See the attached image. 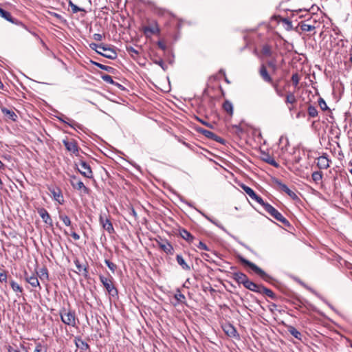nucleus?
I'll list each match as a JSON object with an SVG mask.
<instances>
[{
  "mask_svg": "<svg viewBox=\"0 0 352 352\" xmlns=\"http://www.w3.org/2000/svg\"><path fill=\"white\" fill-rule=\"evenodd\" d=\"M89 47L91 50H95L98 54L105 58L111 60H114L117 58L116 52L113 49L107 47L103 44H96L92 43L89 44Z\"/></svg>",
  "mask_w": 352,
  "mask_h": 352,
  "instance_id": "obj_1",
  "label": "nucleus"
},
{
  "mask_svg": "<svg viewBox=\"0 0 352 352\" xmlns=\"http://www.w3.org/2000/svg\"><path fill=\"white\" fill-rule=\"evenodd\" d=\"M239 261L242 264L249 267L252 271H254L264 280L267 282H270L272 280V278L270 275H268L265 272H264L261 268L258 267L254 263L247 260L246 258L242 256H239Z\"/></svg>",
  "mask_w": 352,
  "mask_h": 352,
  "instance_id": "obj_2",
  "label": "nucleus"
},
{
  "mask_svg": "<svg viewBox=\"0 0 352 352\" xmlns=\"http://www.w3.org/2000/svg\"><path fill=\"white\" fill-rule=\"evenodd\" d=\"M264 210L269 213L272 217L277 221L281 222L283 224L287 226H289V221L285 218L275 208H274L270 204L265 202L262 206Z\"/></svg>",
  "mask_w": 352,
  "mask_h": 352,
  "instance_id": "obj_3",
  "label": "nucleus"
},
{
  "mask_svg": "<svg viewBox=\"0 0 352 352\" xmlns=\"http://www.w3.org/2000/svg\"><path fill=\"white\" fill-rule=\"evenodd\" d=\"M60 318L63 323L67 325L75 327L76 326V315L74 311L70 309H63L60 313Z\"/></svg>",
  "mask_w": 352,
  "mask_h": 352,
  "instance_id": "obj_4",
  "label": "nucleus"
},
{
  "mask_svg": "<svg viewBox=\"0 0 352 352\" xmlns=\"http://www.w3.org/2000/svg\"><path fill=\"white\" fill-rule=\"evenodd\" d=\"M99 278H100L101 283H102L103 286L104 287L106 290L108 292L109 295L112 296L113 297L117 296L118 292L117 289L115 287V286L113 284L112 277L109 278L104 277L102 275H100Z\"/></svg>",
  "mask_w": 352,
  "mask_h": 352,
  "instance_id": "obj_5",
  "label": "nucleus"
},
{
  "mask_svg": "<svg viewBox=\"0 0 352 352\" xmlns=\"http://www.w3.org/2000/svg\"><path fill=\"white\" fill-rule=\"evenodd\" d=\"M99 221L102 227L109 234L114 233L113 226L105 212H101L99 217Z\"/></svg>",
  "mask_w": 352,
  "mask_h": 352,
  "instance_id": "obj_6",
  "label": "nucleus"
},
{
  "mask_svg": "<svg viewBox=\"0 0 352 352\" xmlns=\"http://www.w3.org/2000/svg\"><path fill=\"white\" fill-rule=\"evenodd\" d=\"M70 184L72 186L77 190L81 191L85 194H88L89 192V189L86 187L84 183L79 180L75 175H72L70 177Z\"/></svg>",
  "mask_w": 352,
  "mask_h": 352,
  "instance_id": "obj_7",
  "label": "nucleus"
},
{
  "mask_svg": "<svg viewBox=\"0 0 352 352\" xmlns=\"http://www.w3.org/2000/svg\"><path fill=\"white\" fill-rule=\"evenodd\" d=\"M63 144L69 152L74 154L76 156L79 155V147L75 140L66 138L63 140Z\"/></svg>",
  "mask_w": 352,
  "mask_h": 352,
  "instance_id": "obj_8",
  "label": "nucleus"
},
{
  "mask_svg": "<svg viewBox=\"0 0 352 352\" xmlns=\"http://www.w3.org/2000/svg\"><path fill=\"white\" fill-rule=\"evenodd\" d=\"M241 188L252 199L255 200L261 206L264 204L265 201L260 196H258L250 187L245 185H242Z\"/></svg>",
  "mask_w": 352,
  "mask_h": 352,
  "instance_id": "obj_9",
  "label": "nucleus"
},
{
  "mask_svg": "<svg viewBox=\"0 0 352 352\" xmlns=\"http://www.w3.org/2000/svg\"><path fill=\"white\" fill-rule=\"evenodd\" d=\"M79 164L80 166V169L78 168V170L80 172V173L87 178H92L93 172L91 170L90 166L87 162L82 160H80Z\"/></svg>",
  "mask_w": 352,
  "mask_h": 352,
  "instance_id": "obj_10",
  "label": "nucleus"
},
{
  "mask_svg": "<svg viewBox=\"0 0 352 352\" xmlns=\"http://www.w3.org/2000/svg\"><path fill=\"white\" fill-rule=\"evenodd\" d=\"M276 184L278 186L279 188L284 191L288 196H289L292 199L296 200L298 199V195L292 190H290L287 185L283 184L279 180H276Z\"/></svg>",
  "mask_w": 352,
  "mask_h": 352,
  "instance_id": "obj_11",
  "label": "nucleus"
},
{
  "mask_svg": "<svg viewBox=\"0 0 352 352\" xmlns=\"http://www.w3.org/2000/svg\"><path fill=\"white\" fill-rule=\"evenodd\" d=\"M232 278L239 284H242L243 286L246 284L248 280V277L246 274L243 272H234L232 275Z\"/></svg>",
  "mask_w": 352,
  "mask_h": 352,
  "instance_id": "obj_12",
  "label": "nucleus"
},
{
  "mask_svg": "<svg viewBox=\"0 0 352 352\" xmlns=\"http://www.w3.org/2000/svg\"><path fill=\"white\" fill-rule=\"evenodd\" d=\"M259 75L261 77V78L266 82L268 83H272V78L269 74L267 68L265 65H261L259 71H258Z\"/></svg>",
  "mask_w": 352,
  "mask_h": 352,
  "instance_id": "obj_13",
  "label": "nucleus"
},
{
  "mask_svg": "<svg viewBox=\"0 0 352 352\" xmlns=\"http://www.w3.org/2000/svg\"><path fill=\"white\" fill-rule=\"evenodd\" d=\"M144 34L146 36H150L153 34H158L160 32V28L156 23L146 26L143 29Z\"/></svg>",
  "mask_w": 352,
  "mask_h": 352,
  "instance_id": "obj_14",
  "label": "nucleus"
},
{
  "mask_svg": "<svg viewBox=\"0 0 352 352\" xmlns=\"http://www.w3.org/2000/svg\"><path fill=\"white\" fill-rule=\"evenodd\" d=\"M74 343L76 346L81 351H86L89 349V345L79 336L75 337Z\"/></svg>",
  "mask_w": 352,
  "mask_h": 352,
  "instance_id": "obj_15",
  "label": "nucleus"
},
{
  "mask_svg": "<svg viewBox=\"0 0 352 352\" xmlns=\"http://www.w3.org/2000/svg\"><path fill=\"white\" fill-rule=\"evenodd\" d=\"M25 280L33 287H38L41 289L40 283L38 277L34 274L28 275V273L25 274Z\"/></svg>",
  "mask_w": 352,
  "mask_h": 352,
  "instance_id": "obj_16",
  "label": "nucleus"
},
{
  "mask_svg": "<svg viewBox=\"0 0 352 352\" xmlns=\"http://www.w3.org/2000/svg\"><path fill=\"white\" fill-rule=\"evenodd\" d=\"M317 166L320 169H327L329 166V160L327 155H323L317 158Z\"/></svg>",
  "mask_w": 352,
  "mask_h": 352,
  "instance_id": "obj_17",
  "label": "nucleus"
},
{
  "mask_svg": "<svg viewBox=\"0 0 352 352\" xmlns=\"http://www.w3.org/2000/svg\"><path fill=\"white\" fill-rule=\"evenodd\" d=\"M159 247L166 254H173L174 250L173 246L167 241H162L158 242Z\"/></svg>",
  "mask_w": 352,
  "mask_h": 352,
  "instance_id": "obj_18",
  "label": "nucleus"
},
{
  "mask_svg": "<svg viewBox=\"0 0 352 352\" xmlns=\"http://www.w3.org/2000/svg\"><path fill=\"white\" fill-rule=\"evenodd\" d=\"M74 263L78 270V274H82L83 275V276L86 278H88L89 276V272H88V269H87V266H82L80 263V261L78 258H76L74 261Z\"/></svg>",
  "mask_w": 352,
  "mask_h": 352,
  "instance_id": "obj_19",
  "label": "nucleus"
},
{
  "mask_svg": "<svg viewBox=\"0 0 352 352\" xmlns=\"http://www.w3.org/2000/svg\"><path fill=\"white\" fill-rule=\"evenodd\" d=\"M38 212L40 217H41V219H43V221L45 223L52 225V218H51L50 214L48 213V212L45 208L39 209L38 210Z\"/></svg>",
  "mask_w": 352,
  "mask_h": 352,
  "instance_id": "obj_20",
  "label": "nucleus"
},
{
  "mask_svg": "<svg viewBox=\"0 0 352 352\" xmlns=\"http://www.w3.org/2000/svg\"><path fill=\"white\" fill-rule=\"evenodd\" d=\"M261 159L265 162L270 164L271 166L275 168L279 167V164L274 160V157L268 153H263L261 155Z\"/></svg>",
  "mask_w": 352,
  "mask_h": 352,
  "instance_id": "obj_21",
  "label": "nucleus"
},
{
  "mask_svg": "<svg viewBox=\"0 0 352 352\" xmlns=\"http://www.w3.org/2000/svg\"><path fill=\"white\" fill-rule=\"evenodd\" d=\"M244 287L250 291L259 294L261 292V287H262V285H257L254 282L251 281L250 279H248Z\"/></svg>",
  "mask_w": 352,
  "mask_h": 352,
  "instance_id": "obj_22",
  "label": "nucleus"
},
{
  "mask_svg": "<svg viewBox=\"0 0 352 352\" xmlns=\"http://www.w3.org/2000/svg\"><path fill=\"white\" fill-rule=\"evenodd\" d=\"M54 200L58 201L60 204L64 203V198L60 189H53L50 190Z\"/></svg>",
  "mask_w": 352,
  "mask_h": 352,
  "instance_id": "obj_23",
  "label": "nucleus"
},
{
  "mask_svg": "<svg viewBox=\"0 0 352 352\" xmlns=\"http://www.w3.org/2000/svg\"><path fill=\"white\" fill-rule=\"evenodd\" d=\"M0 16L12 23L18 24V22L11 16V14L0 8Z\"/></svg>",
  "mask_w": 352,
  "mask_h": 352,
  "instance_id": "obj_24",
  "label": "nucleus"
},
{
  "mask_svg": "<svg viewBox=\"0 0 352 352\" xmlns=\"http://www.w3.org/2000/svg\"><path fill=\"white\" fill-rule=\"evenodd\" d=\"M287 331L292 335L296 339L301 340H302V334L300 331H298L292 325L287 326Z\"/></svg>",
  "mask_w": 352,
  "mask_h": 352,
  "instance_id": "obj_25",
  "label": "nucleus"
},
{
  "mask_svg": "<svg viewBox=\"0 0 352 352\" xmlns=\"http://www.w3.org/2000/svg\"><path fill=\"white\" fill-rule=\"evenodd\" d=\"M179 234L182 239L188 242H192V240L194 239L193 236L185 229H182L179 231Z\"/></svg>",
  "mask_w": 352,
  "mask_h": 352,
  "instance_id": "obj_26",
  "label": "nucleus"
},
{
  "mask_svg": "<svg viewBox=\"0 0 352 352\" xmlns=\"http://www.w3.org/2000/svg\"><path fill=\"white\" fill-rule=\"evenodd\" d=\"M176 260L177 263L182 267L183 270L188 271L190 270V266L186 263L182 255L177 254L176 256Z\"/></svg>",
  "mask_w": 352,
  "mask_h": 352,
  "instance_id": "obj_27",
  "label": "nucleus"
},
{
  "mask_svg": "<svg viewBox=\"0 0 352 352\" xmlns=\"http://www.w3.org/2000/svg\"><path fill=\"white\" fill-rule=\"evenodd\" d=\"M38 276L41 280H48V271L46 267H43L37 272Z\"/></svg>",
  "mask_w": 352,
  "mask_h": 352,
  "instance_id": "obj_28",
  "label": "nucleus"
},
{
  "mask_svg": "<svg viewBox=\"0 0 352 352\" xmlns=\"http://www.w3.org/2000/svg\"><path fill=\"white\" fill-rule=\"evenodd\" d=\"M101 78L106 82L109 83V84H111V85H116L119 87H121L122 85H120L119 83L118 82H116L112 77L109 75H107V74H102L101 75Z\"/></svg>",
  "mask_w": 352,
  "mask_h": 352,
  "instance_id": "obj_29",
  "label": "nucleus"
},
{
  "mask_svg": "<svg viewBox=\"0 0 352 352\" xmlns=\"http://www.w3.org/2000/svg\"><path fill=\"white\" fill-rule=\"evenodd\" d=\"M261 288V292L259 294H264L272 299H274L276 298L274 293L271 289L264 287L263 285H262Z\"/></svg>",
  "mask_w": 352,
  "mask_h": 352,
  "instance_id": "obj_30",
  "label": "nucleus"
},
{
  "mask_svg": "<svg viewBox=\"0 0 352 352\" xmlns=\"http://www.w3.org/2000/svg\"><path fill=\"white\" fill-rule=\"evenodd\" d=\"M296 102V98L294 93L289 92L285 97V103L293 105Z\"/></svg>",
  "mask_w": 352,
  "mask_h": 352,
  "instance_id": "obj_31",
  "label": "nucleus"
},
{
  "mask_svg": "<svg viewBox=\"0 0 352 352\" xmlns=\"http://www.w3.org/2000/svg\"><path fill=\"white\" fill-rule=\"evenodd\" d=\"M1 111L3 113V114L7 116L10 119L14 121L16 120L17 116L13 111L9 110L6 108H3Z\"/></svg>",
  "mask_w": 352,
  "mask_h": 352,
  "instance_id": "obj_32",
  "label": "nucleus"
},
{
  "mask_svg": "<svg viewBox=\"0 0 352 352\" xmlns=\"http://www.w3.org/2000/svg\"><path fill=\"white\" fill-rule=\"evenodd\" d=\"M223 108L228 113L232 115L233 113V105L230 101H225L223 104Z\"/></svg>",
  "mask_w": 352,
  "mask_h": 352,
  "instance_id": "obj_33",
  "label": "nucleus"
},
{
  "mask_svg": "<svg viewBox=\"0 0 352 352\" xmlns=\"http://www.w3.org/2000/svg\"><path fill=\"white\" fill-rule=\"evenodd\" d=\"M200 132L206 138L210 139V140H213V139H216L217 138V135L216 134H214L213 132L210 131H208V130H206V129H201L200 131Z\"/></svg>",
  "mask_w": 352,
  "mask_h": 352,
  "instance_id": "obj_34",
  "label": "nucleus"
},
{
  "mask_svg": "<svg viewBox=\"0 0 352 352\" xmlns=\"http://www.w3.org/2000/svg\"><path fill=\"white\" fill-rule=\"evenodd\" d=\"M58 119L67 124H68L69 126L74 128V124H75V122L74 120H70L68 118L65 117L64 115H62L60 117H58Z\"/></svg>",
  "mask_w": 352,
  "mask_h": 352,
  "instance_id": "obj_35",
  "label": "nucleus"
},
{
  "mask_svg": "<svg viewBox=\"0 0 352 352\" xmlns=\"http://www.w3.org/2000/svg\"><path fill=\"white\" fill-rule=\"evenodd\" d=\"M94 64L96 66H97L98 67H99L100 69L105 70V71H107L108 72L113 73V71H114V68H113V67H111L110 66L104 65H102L101 63H96V62H94Z\"/></svg>",
  "mask_w": 352,
  "mask_h": 352,
  "instance_id": "obj_36",
  "label": "nucleus"
},
{
  "mask_svg": "<svg viewBox=\"0 0 352 352\" xmlns=\"http://www.w3.org/2000/svg\"><path fill=\"white\" fill-rule=\"evenodd\" d=\"M59 219L66 226H71L72 222L68 216L64 214H59Z\"/></svg>",
  "mask_w": 352,
  "mask_h": 352,
  "instance_id": "obj_37",
  "label": "nucleus"
},
{
  "mask_svg": "<svg viewBox=\"0 0 352 352\" xmlns=\"http://www.w3.org/2000/svg\"><path fill=\"white\" fill-rule=\"evenodd\" d=\"M308 114L311 118H315L318 116V110L312 105H309L307 109Z\"/></svg>",
  "mask_w": 352,
  "mask_h": 352,
  "instance_id": "obj_38",
  "label": "nucleus"
},
{
  "mask_svg": "<svg viewBox=\"0 0 352 352\" xmlns=\"http://www.w3.org/2000/svg\"><path fill=\"white\" fill-rule=\"evenodd\" d=\"M311 177H312V179L318 183V182L321 181L322 178V172L320 171H315L312 173V175H311Z\"/></svg>",
  "mask_w": 352,
  "mask_h": 352,
  "instance_id": "obj_39",
  "label": "nucleus"
},
{
  "mask_svg": "<svg viewBox=\"0 0 352 352\" xmlns=\"http://www.w3.org/2000/svg\"><path fill=\"white\" fill-rule=\"evenodd\" d=\"M10 286L12 287V289L16 292H20V293H22L23 292V289L22 287L17 283H16L15 281L14 280H12L10 282Z\"/></svg>",
  "mask_w": 352,
  "mask_h": 352,
  "instance_id": "obj_40",
  "label": "nucleus"
},
{
  "mask_svg": "<svg viewBox=\"0 0 352 352\" xmlns=\"http://www.w3.org/2000/svg\"><path fill=\"white\" fill-rule=\"evenodd\" d=\"M224 331L226 333V334L228 335L229 336H234L236 333V331L235 330V329L232 326H230V325L227 326L224 329Z\"/></svg>",
  "mask_w": 352,
  "mask_h": 352,
  "instance_id": "obj_41",
  "label": "nucleus"
},
{
  "mask_svg": "<svg viewBox=\"0 0 352 352\" xmlns=\"http://www.w3.org/2000/svg\"><path fill=\"white\" fill-rule=\"evenodd\" d=\"M262 53L263 55L266 56H272V50L271 47L268 45H265L263 46L262 48Z\"/></svg>",
  "mask_w": 352,
  "mask_h": 352,
  "instance_id": "obj_42",
  "label": "nucleus"
},
{
  "mask_svg": "<svg viewBox=\"0 0 352 352\" xmlns=\"http://www.w3.org/2000/svg\"><path fill=\"white\" fill-rule=\"evenodd\" d=\"M300 28L302 31L311 32L315 29V27L314 25L302 23L300 25Z\"/></svg>",
  "mask_w": 352,
  "mask_h": 352,
  "instance_id": "obj_43",
  "label": "nucleus"
},
{
  "mask_svg": "<svg viewBox=\"0 0 352 352\" xmlns=\"http://www.w3.org/2000/svg\"><path fill=\"white\" fill-rule=\"evenodd\" d=\"M69 6L71 8L73 13H77L78 12H80V11H85L84 9L78 7L76 5L73 3L71 1L69 2Z\"/></svg>",
  "mask_w": 352,
  "mask_h": 352,
  "instance_id": "obj_44",
  "label": "nucleus"
},
{
  "mask_svg": "<svg viewBox=\"0 0 352 352\" xmlns=\"http://www.w3.org/2000/svg\"><path fill=\"white\" fill-rule=\"evenodd\" d=\"M104 263L105 264L107 265V267L109 268V270L113 272L114 273L116 268H117V266L116 264H114L113 263H112L111 261H110L108 259H106L104 261Z\"/></svg>",
  "mask_w": 352,
  "mask_h": 352,
  "instance_id": "obj_45",
  "label": "nucleus"
},
{
  "mask_svg": "<svg viewBox=\"0 0 352 352\" xmlns=\"http://www.w3.org/2000/svg\"><path fill=\"white\" fill-rule=\"evenodd\" d=\"M175 298L179 302L182 303H183L186 299L185 296L179 291H178L177 293L175 294Z\"/></svg>",
  "mask_w": 352,
  "mask_h": 352,
  "instance_id": "obj_46",
  "label": "nucleus"
},
{
  "mask_svg": "<svg viewBox=\"0 0 352 352\" xmlns=\"http://www.w3.org/2000/svg\"><path fill=\"white\" fill-rule=\"evenodd\" d=\"M292 81L295 87L298 86L300 81V76L298 73H295L292 76Z\"/></svg>",
  "mask_w": 352,
  "mask_h": 352,
  "instance_id": "obj_47",
  "label": "nucleus"
},
{
  "mask_svg": "<svg viewBox=\"0 0 352 352\" xmlns=\"http://www.w3.org/2000/svg\"><path fill=\"white\" fill-rule=\"evenodd\" d=\"M318 105L322 111L327 110L329 108L326 104V102L322 98H319L318 99Z\"/></svg>",
  "mask_w": 352,
  "mask_h": 352,
  "instance_id": "obj_48",
  "label": "nucleus"
},
{
  "mask_svg": "<svg viewBox=\"0 0 352 352\" xmlns=\"http://www.w3.org/2000/svg\"><path fill=\"white\" fill-rule=\"evenodd\" d=\"M126 51L128 52V53L129 54H131V56L132 57L134 58V55H138L139 52L138 50H136L135 48H133V47L130 46V47H126Z\"/></svg>",
  "mask_w": 352,
  "mask_h": 352,
  "instance_id": "obj_49",
  "label": "nucleus"
},
{
  "mask_svg": "<svg viewBox=\"0 0 352 352\" xmlns=\"http://www.w3.org/2000/svg\"><path fill=\"white\" fill-rule=\"evenodd\" d=\"M34 352H47V349L41 343L36 345Z\"/></svg>",
  "mask_w": 352,
  "mask_h": 352,
  "instance_id": "obj_50",
  "label": "nucleus"
},
{
  "mask_svg": "<svg viewBox=\"0 0 352 352\" xmlns=\"http://www.w3.org/2000/svg\"><path fill=\"white\" fill-rule=\"evenodd\" d=\"M267 65L269 67L272 68V69L275 72L277 69V66L274 60H270L267 62Z\"/></svg>",
  "mask_w": 352,
  "mask_h": 352,
  "instance_id": "obj_51",
  "label": "nucleus"
},
{
  "mask_svg": "<svg viewBox=\"0 0 352 352\" xmlns=\"http://www.w3.org/2000/svg\"><path fill=\"white\" fill-rule=\"evenodd\" d=\"M155 63L160 66L164 71L166 69L167 66L162 60H155Z\"/></svg>",
  "mask_w": 352,
  "mask_h": 352,
  "instance_id": "obj_52",
  "label": "nucleus"
},
{
  "mask_svg": "<svg viewBox=\"0 0 352 352\" xmlns=\"http://www.w3.org/2000/svg\"><path fill=\"white\" fill-rule=\"evenodd\" d=\"M197 248L201 250H209L208 246L201 241L199 242V244L197 245Z\"/></svg>",
  "mask_w": 352,
  "mask_h": 352,
  "instance_id": "obj_53",
  "label": "nucleus"
},
{
  "mask_svg": "<svg viewBox=\"0 0 352 352\" xmlns=\"http://www.w3.org/2000/svg\"><path fill=\"white\" fill-rule=\"evenodd\" d=\"M7 275L5 272H0V282H6Z\"/></svg>",
  "mask_w": 352,
  "mask_h": 352,
  "instance_id": "obj_54",
  "label": "nucleus"
},
{
  "mask_svg": "<svg viewBox=\"0 0 352 352\" xmlns=\"http://www.w3.org/2000/svg\"><path fill=\"white\" fill-rule=\"evenodd\" d=\"M93 37H94V40H96L97 41H102L103 36L100 34H94L93 35Z\"/></svg>",
  "mask_w": 352,
  "mask_h": 352,
  "instance_id": "obj_55",
  "label": "nucleus"
},
{
  "mask_svg": "<svg viewBox=\"0 0 352 352\" xmlns=\"http://www.w3.org/2000/svg\"><path fill=\"white\" fill-rule=\"evenodd\" d=\"M157 45L162 50H165L166 49V45L162 41H158Z\"/></svg>",
  "mask_w": 352,
  "mask_h": 352,
  "instance_id": "obj_56",
  "label": "nucleus"
},
{
  "mask_svg": "<svg viewBox=\"0 0 352 352\" xmlns=\"http://www.w3.org/2000/svg\"><path fill=\"white\" fill-rule=\"evenodd\" d=\"M50 14L54 17L56 18L58 20H61L63 19L62 16L56 12H50Z\"/></svg>",
  "mask_w": 352,
  "mask_h": 352,
  "instance_id": "obj_57",
  "label": "nucleus"
},
{
  "mask_svg": "<svg viewBox=\"0 0 352 352\" xmlns=\"http://www.w3.org/2000/svg\"><path fill=\"white\" fill-rule=\"evenodd\" d=\"M71 235L74 240H78L80 239V236L75 232H72Z\"/></svg>",
  "mask_w": 352,
  "mask_h": 352,
  "instance_id": "obj_58",
  "label": "nucleus"
},
{
  "mask_svg": "<svg viewBox=\"0 0 352 352\" xmlns=\"http://www.w3.org/2000/svg\"><path fill=\"white\" fill-rule=\"evenodd\" d=\"M276 94L280 96V97H282L283 96V91L278 88L277 90L275 91Z\"/></svg>",
  "mask_w": 352,
  "mask_h": 352,
  "instance_id": "obj_59",
  "label": "nucleus"
},
{
  "mask_svg": "<svg viewBox=\"0 0 352 352\" xmlns=\"http://www.w3.org/2000/svg\"><path fill=\"white\" fill-rule=\"evenodd\" d=\"M272 87H274V90H277L278 89V83H275L274 82V81L272 80V83H270Z\"/></svg>",
  "mask_w": 352,
  "mask_h": 352,
  "instance_id": "obj_60",
  "label": "nucleus"
},
{
  "mask_svg": "<svg viewBox=\"0 0 352 352\" xmlns=\"http://www.w3.org/2000/svg\"><path fill=\"white\" fill-rule=\"evenodd\" d=\"M202 257H203L204 259H206V261H209V258H210V256H209V255H208V254H206V253L203 254H202Z\"/></svg>",
  "mask_w": 352,
  "mask_h": 352,
  "instance_id": "obj_61",
  "label": "nucleus"
},
{
  "mask_svg": "<svg viewBox=\"0 0 352 352\" xmlns=\"http://www.w3.org/2000/svg\"><path fill=\"white\" fill-rule=\"evenodd\" d=\"M197 120H198L200 122H201L202 124H204V125H206V126H210V124H209L208 123L206 122L205 121H204L203 120L199 119V118H197Z\"/></svg>",
  "mask_w": 352,
  "mask_h": 352,
  "instance_id": "obj_62",
  "label": "nucleus"
},
{
  "mask_svg": "<svg viewBox=\"0 0 352 352\" xmlns=\"http://www.w3.org/2000/svg\"><path fill=\"white\" fill-rule=\"evenodd\" d=\"M213 140H215L218 142H221L223 141L222 138L219 137L218 135H217V138L216 139H213Z\"/></svg>",
  "mask_w": 352,
  "mask_h": 352,
  "instance_id": "obj_63",
  "label": "nucleus"
},
{
  "mask_svg": "<svg viewBox=\"0 0 352 352\" xmlns=\"http://www.w3.org/2000/svg\"><path fill=\"white\" fill-rule=\"evenodd\" d=\"M5 167L6 166L4 165V164L0 160V170L4 169Z\"/></svg>",
  "mask_w": 352,
  "mask_h": 352,
  "instance_id": "obj_64",
  "label": "nucleus"
}]
</instances>
